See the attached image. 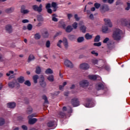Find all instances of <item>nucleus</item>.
I'll return each instance as SVG.
<instances>
[{"instance_id": "473e14b6", "label": "nucleus", "mask_w": 130, "mask_h": 130, "mask_svg": "<svg viewBox=\"0 0 130 130\" xmlns=\"http://www.w3.org/2000/svg\"><path fill=\"white\" fill-rule=\"evenodd\" d=\"M46 47L49 48L50 47V41H47L46 43Z\"/></svg>"}, {"instance_id": "20e7f679", "label": "nucleus", "mask_w": 130, "mask_h": 130, "mask_svg": "<svg viewBox=\"0 0 130 130\" xmlns=\"http://www.w3.org/2000/svg\"><path fill=\"white\" fill-rule=\"evenodd\" d=\"M62 43L64 44V46L65 47V48H68V46H69V45L68 44V41L66 38L63 39V41L60 40L57 44V46H58V47H60V48L61 47V46H60V44H61V43Z\"/></svg>"}, {"instance_id": "9b49d317", "label": "nucleus", "mask_w": 130, "mask_h": 130, "mask_svg": "<svg viewBox=\"0 0 130 130\" xmlns=\"http://www.w3.org/2000/svg\"><path fill=\"white\" fill-rule=\"evenodd\" d=\"M80 85L81 87H83L84 88V87H87L89 85V82L87 80H83L80 83Z\"/></svg>"}, {"instance_id": "bf43d9fd", "label": "nucleus", "mask_w": 130, "mask_h": 130, "mask_svg": "<svg viewBox=\"0 0 130 130\" xmlns=\"http://www.w3.org/2000/svg\"><path fill=\"white\" fill-rule=\"evenodd\" d=\"M72 17H73V15L72 14H68V19H71L72 18Z\"/></svg>"}, {"instance_id": "de8ad7c7", "label": "nucleus", "mask_w": 130, "mask_h": 130, "mask_svg": "<svg viewBox=\"0 0 130 130\" xmlns=\"http://www.w3.org/2000/svg\"><path fill=\"white\" fill-rule=\"evenodd\" d=\"M14 74V71H9V73H7V76L8 77L11 76V74Z\"/></svg>"}, {"instance_id": "7ed1b4c3", "label": "nucleus", "mask_w": 130, "mask_h": 130, "mask_svg": "<svg viewBox=\"0 0 130 130\" xmlns=\"http://www.w3.org/2000/svg\"><path fill=\"white\" fill-rule=\"evenodd\" d=\"M121 23L122 26L130 28V20L124 18L121 20Z\"/></svg>"}, {"instance_id": "4d7b16f0", "label": "nucleus", "mask_w": 130, "mask_h": 130, "mask_svg": "<svg viewBox=\"0 0 130 130\" xmlns=\"http://www.w3.org/2000/svg\"><path fill=\"white\" fill-rule=\"evenodd\" d=\"M22 23H29V20H28V19H23Z\"/></svg>"}, {"instance_id": "4468645a", "label": "nucleus", "mask_w": 130, "mask_h": 130, "mask_svg": "<svg viewBox=\"0 0 130 130\" xmlns=\"http://www.w3.org/2000/svg\"><path fill=\"white\" fill-rule=\"evenodd\" d=\"M64 64L68 68H73V63L69 60H66L64 62Z\"/></svg>"}, {"instance_id": "0e129e2a", "label": "nucleus", "mask_w": 130, "mask_h": 130, "mask_svg": "<svg viewBox=\"0 0 130 130\" xmlns=\"http://www.w3.org/2000/svg\"><path fill=\"white\" fill-rule=\"evenodd\" d=\"M95 7H92L91 8V12H94V11H95Z\"/></svg>"}, {"instance_id": "680f3d73", "label": "nucleus", "mask_w": 130, "mask_h": 130, "mask_svg": "<svg viewBox=\"0 0 130 130\" xmlns=\"http://www.w3.org/2000/svg\"><path fill=\"white\" fill-rule=\"evenodd\" d=\"M8 13H12V9H9L7 10Z\"/></svg>"}, {"instance_id": "774afa93", "label": "nucleus", "mask_w": 130, "mask_h": 130, "mask_svg": "<svg viewBox=\"0 0 130 130\" xmlns=\"http://www.w3.org/2000/svg\"><path fill=\"white\" fill-rule=\"evenodd\" d=\"M85 106V107H90V105H89V104H86Z\"/></svg>"}, {"instance_id": "a18cd8bd", "label": "nucleus", "mask_w": 130, "mask_h": 130, "mask_svg": "<svg viewBox=\"0 0 130 130\" xmlns=\"http://www.w3.org/2000/svg\"><path fill=\"white\" fill-rule=\"evenodd\" d=\"M92 63H93V64H97V63H98V60L96 59L92 60Z\"/></svg>"}, {"instance_id": "a211bd4d", "label": "nucleus", "mask_w": 130, "mask_h": 130, "mask_svg": "<svg viewBox=\"0 0 130 130\" xmlns=\"http://www.w3.org/2000/svg\"><path fill=\"white\" fill-rule=\"evenodd\" d=\"M21 13H22V14H28L29 10H25V6H23L21 7Z\"/></svg>"}, {"instance_id": "69168bd1", "label": "nucleus", "mask_w": 130, "mask_h": 130, "mask_svg": "<svg viewBox=\"0 0 130 130\" xmlns=\"http://www.w3.org/2000/svg\"><path fill=\"white\" fill-rule=\"evenodd\" d=\"M63 111H67V107H63L62 108Z\"/></svg>"}, {"instance_id": "bb28decb", "label": "nucleus", "mask_w": 130, "mask_h": 130, "mask_svg": "<svg viewBox=\"0 0 130 130\" xmlns=\"http://www.w3.org/2000/svg\"><path fill=\"white\" fill-rule=\"evenodd\" d=\"M36 73V74H40V73H41V68H40V67H37Z\"/></svg>"}, {"instance_id": "603ef678", "label": "nucleus", "mask_w": 130, "mask_h": 130, "mask_svg": "<svg viewBox=\"0 0 130 130\" xmlns=\"http://www.w3.org/2000/svg\"><path fill=\"white\" fill-rule=\"evenodd\" d=\"M22 128L23 130H28V128L27 127V126H26V125H22Z\"/></svg>"}, {"instance_id": "412c9836", "label": "nucleus", "mask_w": 130, "mask_h": 130, "mask_svg": "<svg viewBox=\"0 0 130 130\" xmlns=\"http://www.w3.org/2000/svg\"><path fill=\"white\" fill-rule=\"evenodd\" d=\"M102 32H103L104 33H109V30H108V28L107 27H103L102 28Z\"/></svg>"}, {"instance_id": "f704fd0d", "label": "nucleus", "mask_w": 130, "mask_h": 130, "mask_svg": "<svg viewBox=\"0 0 130 130\" xmlns=\"http://www.w3.org/2000/svg\"><path fill=\"white\" fill-rule=\"evenodd\" d=\"M66 85H67V82H63V85H60L59 86L60 90H62V89H63V87H64V86H66Z\"/></svg>"}, {"instance_id": "6e6552de", "label": "nucleus", "mask_w": 130, "mask_h": 130, "mask_svg": "<svg viewBox=\"0 0 130 130\" xmlns=\"http://www.w3.org/2000/svg\"><path fill=\"white\" fill-rule=\"evenodd\" d=\"M62 27L63 29H65L66 32L70 33V32H72L73 31V27L71 25H69L66 28V24H63L62 25Z\"/></svg>"}, {"instance_id": "09e8293b", "label": "nucleus", "mask_w": 130, "mask_h": 130, "mask_svg": "<svg viewBox=\"0 0 130 130\" xmlns=\"http://www.w3.org/2000/svg\"><path fill=\"white\" fill-rule=\"evenodd\" d=\"M91 54H94V55H95V56H98V53L95 52V51H91Z\"/></svg>"}, {"instance_id": "a19ab883", "label": "nucleus", "mask_w": 130, "mask_h": 130, "mask_svg": "<svg viewBox=\"0 0 130 130\" xmlns=\"http://www.w3.org/2000/svg\"><path fill=\"white\" fill-rule=\"evenodd\" d=\"M56 6H57V5H56V3H52V7L54 8V9H56Z\"/></svg>"}, {"instance_id": "79ce46f5", "label": "nucleus", "mask_w": 130, "mask_h": 130, "mask_svg": "<svg viewBox=\"0 0 130 130\" xmlns=\"http://www.w3.org/2000/svg\"><path fill=\"white\" fill-rule=\"evenodd\" d=\"M127 8H125L126 11H129L130 9V4L129 3H127Z\"/></svg>"}, {"instance_id": "423d86ee", "label": "nucleus", "mask_w": 130, "mask_h": 130, "mask_svg": "<svg viewBox=\"0 0 130 130\" xmlns=\"http://www.w3.org/2000/svg\"><path fill=\"white\" fill-rule=\"evenodd\" d=\"M48 127H52V129L55 128L56 127V122L54 121H50L47 123Z\"/></svg>"}, {"instance_id": "052dcab7", "label": "nucleus", "mask_w": 130, "mask_h": 130, "mask_svg": "<svg viewBox=\"0 0 130 130\" xmlns=\"http://www.w3.org/2000/svg\"><path fill=\"white\" fill-rule=\"evenodd\" d=\"M116 6H118V5H120V1L118 0L116 3Z\"/></svg>"}, {"instance_id": "f257e3e1", "label": "nucleus", "mask_w": 130, "mask_h": 130, "mask_svg": "<svg viewBox=\"0 0 130 130\" xmlns=\"http://www.w3.org/2000/svg\"><path fill=\"white\" fill-rule=\"evenodd\" d=\"M122 33L121 30L119 29H115L113 34V38L114 40H120V35Z\"/></svg>"}, {"instance_id": "e433bc0d", "label": "nucleus", "mask_w": 130, "mask_h": 130, "mask_svg": "<svg viewBox=\"0 0 130 130\" xmlns=\"http://www.w3.org/2000/svg\"><path fill=\"white\" fill-rule=\"evenodd\" d=\"M40 35H39V34H36L35 35V39H40Z\"/></svg>"}, {"instance_id": "ea45409f", "label": "nucleus", "mask_w": 130, "mask_h": 130, "mask_svg": "<svg viewBox=\"0 0 130 130\" xmlns=\"http://www.w3.org/2000/svg\"><path fill=\"white\" fill-rule=\"evenodd\" d=\"M25 85H26L27 86H31V83L30 81L27 80L24 82Z\"/></svg>"}, {"instance_id": "8fccbe9b", "label": "nucleus", "mask_w": 130, "mask_h": 130, "mask_svg": "<svg viewBox=\"0 0 130 130\" xmlns=\"http://www.w3.org/2000/svg\"><path fill=\"white\" fill-rule=\"evenodd\" d=\"M27 29H28V30H31L32 29V25L29 24L27 25Z\"/></svg>"}, {"instance_id": "3c124183", "label": "nucleus", "mask_w": 130, "mask_h": 130, "mask_svg": "<svg viewBox=\"0 0 130 130\" xmlns=\"http://www.w3.org/2000/svg\"><path fill=\"white\" fill-rule=\"evenodd\" d=\"M74 17L76 21H79V20H80V18L78 17V15L77 14L75 15Z\"/></svg>"}, {"instance_id": "6e6d98bb", "label": "nucleus", "mask_w": 130, "mask_h": 130, "mask_svg": "<svg viewBox=\"0 0 130 130\" xmlns=\"http://www.w3.org/2000/svg\"><path fill=\"white\" fill-rule=\"evenodd\" d=\"M29 110H27V113H28V114H29V113H31V112H32V108L29 107Z\"/></svg>"}, {"instance_id": "c756f323", "label": "nucleus", "mask_w": 130, "mask_h": 130, "mask_svg": "<svg viewBox=\"0 0 130 130\" xmlns=\"http://www.w3.org/2000/svg\"><path fill=\"white\" fill-rule=\"evenodd\" d=\"M35 58L33 55H30L28 57V61H31V60H33Z\"/></svg>"}, {"instance_id": "5fc2aeb1", "label": "nucleus", "mask_w": 130, "mask_h": 130, "mask_svg": "<svg viewBox=\"0 0 130 130\" xmlns=\"http://www.w3.org/2000/svg\"><path fill=\"white\" fill-rule=\"evenodd\" d=\"M51 7V5H50V4H47L46 6V8L47 9H50L49 8H50Z\"/></svg>"}, {"instance_id": "cd10ccee", "label": "nucleus", "mask_w": 130, "mask_h": 130, "mask_svg": "<svg viewBox=\"0 0 130 130\" xmlns=\"http://www.w3.org/2000/svg\"><path fill=\"white\" fill-rule=\"evenodd\" d=\"M85 38L86 39H87V40H88L89 39H91L92 38V35L89 34H86L85 35Z\"/></svg>"}, {"instance_id": "49530a36", "label": "nucleus", "mask_w": 130, "mask_h": 130, "mask_svg": "<svg viewBox=\"0 0 130 130\" xmlns=\"http://www.w3.org/2000/svg\"><path fill=\"white\" fill-rule=\"evenodd\" d=\"M108 41H109V39L108 38H106V39H105L103 41V43H107V42H108Z\"/></svg>"}, {"instance_id": "0eeeda50", "label": "nucleus", "mask_w": 130, "mask_h": 130, "mask_svg": "<svg viewBox=\"0 0 130 130\" xmlns=\"http://www.w3.org/2000/svg\"><path fill=\"white\" fill-rule=\"evenodd\" d=\"M71 103L74 107H77L80 105V102L77 99H74L72 100Z\"/></svg>"}, {"instance_id": "5701e85b", "label": "nucleus", "mask_w": 130, "mask_h": 130, "mask_svg": "<svg viewBox=\"0 0 130 130\" xmlns=\"http://www.w3.org/2000/svg\"><path fill=\"white\" fill-rule=\"evenodd\" d=\"M38 79H39V77L38 76V75H35L33 77V80L35 84H37V80H38Z\"/></svg>"}, {"instance_id": "338daca9", "label": "nucleus", "mask_w": 130, "mask_h": 130, "mask_svg": "<svg viewBox=\"0 0 130 130\" xmlns=\"http://www.w3.org/2000/svg\"><path fill=\"white\" fill-rule=\"evenodd\" d=\"M60 115H61V116H62V117H63L64 116H66V114H64L62 113H60Z\"/></svg>"}, {"instance_id": "39448f33", "label": "nucleus", "mask_w": 130, "mask_h": 130, "mask_svg": "<svg viewBox=\"0 0 130 130\" xmlns=\"http://www.w3.org/2000/svg\"><path fill=\"white\" fill-rule=\"evenodd\" d=\"M32 8L34 11L41 13V12L42 11V5H40L39 7H38L37 5H34L32 6Z\"/></svg>"}, {"instance_id": "58836bf2", "label": "nucleus", "mask_w": 130, "mask_h": 130, "mask_svg": "<svg viewBox=\"0 0 130 130\" xmlns=\"http://www.w3.org/2000/svg\"><path fill=\"white\" fill-rule=\"evenodd\" d=\"M43 99L45 101V103H48V101H47V98L45 95L43 96Z\"/></svg>"}, {"instance_id": "4be33fe9", "label": "nucleus", "mask_w": 130, "mask_h": 130, "mask_svg": "<svg viewBox=\"0 0 130 130\" xmlns=\"http://www.w3.org/2000/svg\"><path fill=\"white\" fill-rule=\"evenodd\" d=\"M17 80L19 83H24V82L25 81V79L23 77H20L19 78H18Z\"/></svg>"}, {"instance_id": "f03ea898", "label": "nucleus", "mask_w": 130, "mask_h": 130, "mask_svg": "<svg viewBox=\"0 0 130 130\" xmlns=\"http://www.w3.org/2000/svg\"><path fill=\"white\" fill-rule=\"evenodd\" d=\"M36 116H37L36 114H32L31 115L28 116L29 119L28 123H29V124H34V123L37 121V119L32 118V117H36Z\"/></svg>"}, {"instance_id": "393cba45", "label": "nucleus", "mask_w": 130, "mask_h": 130, "mask_svg": "<svg viewBox=\"0 0 130 130\" xmlns=\"http://www.w3.org/2000/svg\"><path fill=\"white\" fill-rule=\"evenodd\" d=\"M80 30L83 33H85L86 32V26L85 25H82L80 27Z\"/></svg>"}, {"instance_id": "7c9ffc66", "label": "nucleus", "mask_w": 130, "mask_h": 130, "mask_svg": "<svg viewBox=\"0 0 130 130\" xmlns=\"http://www.w3.org/2000/svg\"><path fill=\"white\" fill-rule=\"evenodd\" d=\"M100 40V36H96L94 39V42H99Z\"/></svg>"}, {"instance_id": "1a4fd4ad", "label": "nucleus", "mask_w": 130, "mask_h": 130, "mask_svg": "<svg viewBox=\"0 0 130 130\" xmlns=\"http://www.w3.org/2000/svg\"><path fill=\"white\" fill-rule=\"evenodd\" d=\"M101 11L102 13H104V12H107V11H109V8H108V6L107 5H104L101 7Z\"/></svg>"}, {"instance_id": "9d476101", "label": "nucleus", "mask_w": 130, "mask_h": 130, "mask_svg": "<svg viewBox=\"0 0 130 130\" xmlns=\"http://www.w3.org/2000/svg\"><path fill=\"white\" fill-rule=\"evenodd\" d=\"M88 78L90 79V80H92L93 81H95V80L98 78L99 80H101V77L97 75H89Z\"/></svg>"}, {"instance_id": "6ab92c4d", "label": "nucleus", "mask_w": 130, "mask_h": 130, "mask_svg": "<svg viewBox=\"0 0 130 130\" xmlns=\"http://www.w3.org/2000/svg\"><path fill=\"white\" fill-rule=\"evenodd\" d=\"M7 106L9 108H15L16 107V103H9L7 104Z\"/></svg>"}, {"instance_id": "37998d69", "label": "nucleus", "mask_w": 130, "mask_h": 130, "mask_svg": "<svg viewBox=\"0 0 130 130\" xmlns=\"http://www.w3.org/2000/svg\"><path fill=\"white\" fill-rule=\"evenodd\" d=\"M43 36L46 38V37H48V32L47 31L45 32L44 34H43Z\"/></svg>"}, {"instance_id": "c85d7f7f", "label": "nucleus", "mask_w": 130, "mask_h": 130, "mask_svg": "<svg viewBox=\"0 0 130 130\" xmlns=\"http://www.w3.org/2000/svg\"><path fill=\"white\" fill-rule=\"evenodd\" d=\"M55 17H57L56 14L52 15V21H54V22H57V18Z\"/></svg>"}, {"instance_id": "2eb2a0df", "label": "nucleus", "mask_w": 130, "mask_h": 130, "mask_svg": "<svg viewBox=\"0 0 130 130\" xmlns=\"http://www.w3.org/2000/svg\"><path fill=\"white\" fill-rule=\"evenodd\" d=\"M104 88V85L102 83H99L95 85V89L98 90H103Z\"/></svg>"}, {"instance_id": "b1692460", "label": "nucleus", "mask_w": 130, "mask_h": 130, "mask_svg": "<svg viewBox=\"0 0 130 130\" xmlns=\"http://www.w3.org/2000/svg\"><path fill=\"white\" fill-rule=\"evenodd\" d=\"M45 73H46V74L48 75L49 74H53V71H52V70L51 69L49 68V69L46 70Z\"/></svg>"}, {"instance_id": "2f4dec72", "label": "nucleus", "mask_w": 130, "mask_h": 130, "mask_svg": "<svg viewBox=\"0 0 130 130\" xmlns=\"http://www.w3.org/2000/svg\"><path fill=\"white\" fill-rule=\"evenodd\" d=\"M95 8H96V9H99V8H100L101 5L99 3H96L94 4V5Z\"/></svg>"}, {"instance_id": "ddd939ff", "label": "nucleus", "mask_w": 130, "mask_h": 130, "mask_svg": "<svg viewBox=\"0 0 130 130\" xmlns=\"http://www.w3.org/2000/svg\"><path fill=\"white\" fill-rule=\"evenodd\" d=\"M40 84L42 87H45L46 86V83L44 82V77L42 75L41 78H40Z\"/></svg>"}, {"instance_id": "4c0bfd02", "label": "nucleus", "mask_w": 130, "mask_h": 130, "mask_svg": "<svg viewBox=\"0 0 130 130\" xmlns=\"http://www.w3.org/2000/svg\"><path fill=\"white\" fill-rule=\"evenodd\" d=\"M72 26L74 29H77V28L78 27V23H77V22H74Z\"/></svg>"}, {"instance_id": "e2e57ef3", "label": "nucleus", "mask_w": 130, "mask_h": 130, "mask_svg": "<svg viewBox=\"0 0 130 130\" xmlns=\"http://www.w3.org/2000/svg\"><path fill=\"white\" fill-rule=\"evenodd\" d=\"M89 18H90V19H93V18H94L93 14H90L89 16Z\"/></svg>"}, {"instance_id": "f3484780", "label": "nucleus", "mask_w": 130, "mask_h": 130, "mask_svg": "<svg viewBox=\"0 0 130 130\" xmlns=\"http://www.w3.org/2000/svg\"><path fill=\"white\" fill-rule=\"evenodd\" d=\"M15 85H17V87H20V84H19L18 83H15L14 82H10L8 83V85L10 88H14Z\"/></svg>"}, {"instance_id": "864d4df0", "label": "nucleus", "mask_w": 130, "mask_h": 130, "mask_svg": "<svg viewBox=\"0 0 130 130\" xmlns=\"http://www.w3.org/2000/svg\"><path fill=\"white\" fill-rule=\"evenodd\" d=\"M47 10V12L49 14H52V10H51V9L49 8Z\"/></svg>"}, {"instance_id": "f8f14e48", "label": "nucleus", "mask_w": 130, "mask_h": 130, "mask_svg": "<svg viewBox=\"0 0 130 130\" xmlns=\"http://www.w3.org/2000/svg\"><path fill=\"white\" fill-rule=\"evenodd\" d=\"M80 68L81 70H88L89 69V65L86 63H83L80 64Z\"/></svg>"}, {"instance_id": "72a5a7b5", "label": "nucleus", "mask_w": 130, "mask_h": 130, "mask_svg": "<svg viewBox=\"0 0 130 130\" xmlns=\"http://www.w3.org/2000/svg\"><path fill=\"white\" fill-rule=\"evenodd\" d=\"M78 42H83L84 41V37H80L77 39Z\"/></svg>"}, {"instance_id": "c03bdc74", "label": "nucleus", "mask_w": 130, "mask_h": 130, "mask_svg": "<svg viewBox=\"0 0 130 130\" xmlns=\"http://www.w3.org/2000/svg\"><path fill=\"white\" fill-rule=\"evenodd\" d=\"M93 45H94V46H101V43H94Z\"/></svg>"}, {"instance_id": "dca6fc26", "label": "nucleus", "mask_w": 130, "mask_h": 130, "mask_svg": "<svg viewBox=\"0 0 130 130\" xmlns=\"http://www.w3.org/2000/svg\"><path fill=\"white\" fill-rule=\"evenodd\" d=\"M104 21L105 22V25L108 26V27H112V24L111 23V22L110 21V19H105Z\"/></svg>"}, {"instance_id": "a878e982", "label": "nucleus", "mask_w": 130, "mask_h": 130, "mask_svg": "<svg viewBox=\"0 0 130 130\" xmlns=\"http://www.w3.org/2000/svg\"><path fill=\"white\" fill-rule=\"evenodd\" d=\"M47 79L48 80V81H49L50 82H53L54 78L53 77V75H51L50 76H49L47 78Z\"/></svg>"}, {"instance_id": "aec40b11", "label": "nucleus", "mask_w": 130, "mask_h": 130, "mask_svg": "<svg viewBox=\"0 0 130 130\" xmlns=\"http://www.w3.org/2000/svg\"><path fill=\"white\" fill-rule=\"evenodd\" d=\"M6 30L8 33H11L12 32V26L10 25H8L6 26Z\"/></svg>"}, {"instance_id": "c9c22d12", "label": "nucleus", "mask_w": 130, "mask_h": 130, "mask_svg": "<svg viewBox=\"0 0 130 130\" xmlns=\"http://www.w3.org/2000/svg\"><path fill=\"white\" fill-rule=\"evenodd\" d=\"M5 123V119L3 118H0V125H3Z\"/></svg>"}, {"instance_id": "13d9d810", "label": "nucleus", "mask_w": 130, "mask_h": 130, "mask_svg": "<svg viewBox=\"0 0 130 130\" xmlns=\"http://www.w3.org/2000/svg\"><path fill=\"white\" fill-rule=\"evenodd\" d=\"M114 0H108V4H113Z\"/></svg>"}]
</instances>
